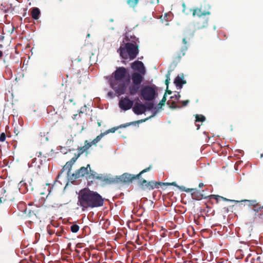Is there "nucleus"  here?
Listing matches in <instances>:
<instances>
[{
    "label": "nucleus",
    "mask_w": 263,
    "mask_h": 263,
    "mask_svg": "<svg viewBox=\"0 0 263 263\" xmlns=\"http://www.w3.org/2000/svg\"><path fill=\"white\" fill-rule=\"evenodd\" d=\"M151 169V166L143 170L139 174L137 175L136 176H134L133 175H132L129 174L125 173L121 176V179L124 182H130L132 181L133 180L136 179V178H139V177L143 173L146 172L148 171Z\"/></svg>",
    "instance_id": "8"
},
{
    "label": "nucleus",
    "mask_w": 263,
    "mask_h": 263,
    "mask_svg": "<svg viewBox=\"0 0 263 263\" xmlns=\"http://www.w3.org/2000/svg\"><path fill=\"white\" fill-rule=\"evenodd\" d=\"M210 13L209 12H206V13H202L201 11V10L200 9H194V11H193V16H196V15H197V16H201L202 15H205L206 14H209Z\"/></svg>",
    "instance_id": "16"
},
{
    "label": "nucleus",
    "mask_w": 263,
    "mask_h": 263,
    "mask_svg": "<svg viewBox=\"0 0 263 263\" xmlns=\"http://www.w3.org/2000/svg\"><path fill=\"white\" fill-rule=\"evenodd\" d=\"M171 185H176V184L175 182H173L172 183H171Z\"/></svg>",
    "instance_id": "38"
},
{
    "label": "nucleus",
    "mask_w": 263,
    "mask_h": 263,
    "mask_svg": "<svg viewBox=\"0 0 263 263\" xmlns=\"http://www.w3.org/2000/svg\"><path fill=\"white\" fill-rule=\"evenodd\" d=\"M92 146L91 142H88V141H85L84 143V146L85 149L87 151Z\"/></svg>",
    "instance_id": "24"
},
{
    "label": "nucleus",
    "mask_w": 263,
    "mask_h": 263,
    "mask_svg": "<svg viewBox=\"0 0 263 263\" xmlns=\"http://www.w3.org/2000/svg\"><path fill=\"white\" fill-rule=\"evenodd\" d=\"M78 154H80V156L83 153H84L85 152H86L87 150L85 149L84 146H82V147H79V148H78Z\"/></svg>",
    "instance_id": "27"
},
{
    "label": "nucleus",
    "mask_w": 263,
    "mask_h": 263,
    "mask_svg": "<svg viewBox=\"0 0 263 263\" xmlns=\"http://www.w3.org/2000/svg\"><path fill=\"white\" fill-rule=\"evenodd\" d=\"M190 190V189H188L187 190H185V192H187Z\"/></svg>",
    "instance_id": "40"
},
{
    "label": "nucleus",
    "mask_w": 263,
    "mask_h": 263,
    "mask_svg": "<svg viewBox=\"0 0 263 263\" xmlns=\"http://www.w3.org/2000/svg\"><path fill=\"white\" fill-rule=\"evenodd\" d=\"M182 103L183 106H185L189 103V101L188 100L184 101H182Z\"/></svg>",
    "instance_id": "31"
},
{
    "label": "nucleus",
    "mask_w": 263,
    "mask_h": 263,
    "mask_svg": "<svg viewBox=\"0 0 263 263\" xmlns=\"http://www.w3.org/2000/svg\"><path fill=\"white\" fill-rule=\"evenodd\" d=\"M126 69L124 67H119L114 72L115 79L110 81L111 87L119 96L124 94L126 87L124 84H121L119 81L122 80L125 76Z\"/></svg>",
    "instance_id": "2"
},
{
    "label": "nucleus",
    "mask_w": 263,
    "mask_h": 263,
    "mask_svg": "<svg viewBox=\"0 0 263 263\" xmlns=\"http://www.w3.org/2000/svg\"><path fill=\"white\" fill-rule=\"evenodd\" d=\"M142 75L138 72L133 73L131 78L133 84L140 85L143 80Z\"/></svg>",
    "instance_id": "10"
},
{
    "label": "nucleus",
    "mask_w": 263,
    "mask_h": 263,
    "mask_svg": "<svg viewBox=\"0 0 263 263\" xmlns=\"http://www.w3.org/2000/svg\"><path fill=\"white\" fill-rule=\"evenodd\" d=\"M104 199L96 192L84 189L80 191L78 196V204L85 211L88 208H97L103 205Z\"/></svg>",
    "instance_id": "1"
},
{
    "label": "nucleus",
    "mask_w": 263,
    "mask_h": 263,
    "mask_svg": "<svg viewBox=\"0 0 263 263\" xmlns=\"http://www.w3.org/2000/svg\"><path fill=\"white\" fill-rule=\"evenodd\" d=\"M109 130H107L104 133H101L100 135L98 136L95 139H94L91 142V143L92 144V145H97V144L101 140V139L102 138V137L109 133Z\"/></svg>",
    "instance_id": "13"
},
{
    "label": "nucleus",
    "mask_w": 263,
    "mask_h": 263,
    "mask_svg": "<svg viewBox=\"0 0 263 263\" xmlns=\"http://www.w3.org/2000/svg\"><path fill=\"white\" fill-rule=\"evenodd\" d=\"M108 130H109V133H110V132L113 133V132H115V131L116 130V129L112 128V129H109Z\"/></svg>",
    "instance_id": "32"
},
{
    "label": "nucleus",
    "mask_w": 263,
    "mask_h": 263,
    "mask_svg": "<svg viewBox=\"0 0 263 263\" xmlns=\"http://www.w3.org/2000/svg\"><path fill=\"white\" fill-rule=\"evenodd\" d=\"M243 201L249 202V205H253L254 208H256V207L258 206V204L257 202V201L255 200H245Z\"/></svg>",
    "instance_id": "18"
},
{
    "label": "nucleus",
    "mask_w": 263,
    "mask_h": 263,
    "mask_svg": "<svg viewBox=\"0 0 263 263\" xmlns=\"http://www.w3.org/2000/svg\"><path fill=\"white\" fill-rule=\"evenodd\" d=\"M262 209H263V205L262 206H259V205L256 208H255L253 210L255 212H258L260 211Z\"/></svg>",
    "instance_id": "29"
},
{
    "label": "nucleus",
    "mask_w": 263,
    "mask_h": 263,
    "mask_svg": "<svg viewBox=\"0 0 263 263\" xmlns=\"http://www.w3.org/2000/svg\"><path fill=\"white\" fill-rule=\"evenodd\" d=\"M205 120V117L202 115H197L196 116V121H203Z\"/></svg>",
    "instance_id": "21"
},
{
    "label": "nucleus",
    "mask_w": 263,
    "mask_h": 263,
    "mask_svg": "<svg viewBox=\"0 0 263 263\" xmlns=\"http://www.w3.org/2000/svg\"><path fill=\"white\" fill-rule=\"evenodd\" d=\"M85 175H87V178L90 179H97L101 180L103 181H108V179L105 176H103L102 174H98L95 172L92 171L90 168V165L88 164L87 166L82 167L78 171V172L76 173V177H80L84 176Z\"/></svg>",
    "instance_id": "4"
},
{
    "label": "nucleus",
    "mask_w": 263,
    "mask_h": 263,
    "mask_svg": "<svg viewBox=\"0 0 263 263\" xmlns=\"http://www.w3.org/2000/svg\"><path fill=\"white\" fill-rule=\"evenodd\" d=\"M40 14V10L37 8H34L31 11L32 17L35 20L39 18V15Z\"/></svg>",
    "instance_id": "15"
},
{
    "label": "nucleus",
    "mask_w": 263,
    "mask_h": 263,
    "mask_svg": "<svg viewBox=\"0 0 263 263\" xmlns=\"http://www.w3.org/2000/svg\"><path fill=\"white\" fill-rule=\"evenodd\" d=\"M109 130H107L104 133H101L100 135L98 136L95 139H94L91 142V143L92 144V145H97V144L101 140V139L102 138V137L109 133Z\"/></svg>",
    "instance_id": "12"
},
{
    "label": "nucleus",
    "mask_w": 263,
    "mask_h": 263,
    "mask_svg": "<svg viewBox=\"0 0 263 263\" xmlns=\"http://www.w3.org/2000/svg\"><path fill=\"white\" fill-rule=\"evenodd\" d=\"M221 198L224 201H231V202H238V201H236V200H229L226 198H224V197H221Z\"/></svg>",
    "instance_id": "30"
},
{
    "label": "nucleus",
    "mask_w": 263,
    "mask_h": 263,
    "mask_svg": "<svg viewBox=\"0 0 263 263\" xmlns=\"http://www.w3.org/2000/svg\"><path fill=\"white\" fill-rule=\"evenodd\" d=\"M139 89V85L133 84L129 87V93L131 95H135Z\"/></svg>",
    "instance_id": "14"
},
{
    "label": "nucleus",
    "mask_w": 263,
    "mask_h": 263,
    "mask_svg": "<svg viewBox=\"0 0 263 263\" xmlns=\"http://www.w3.org/2000/svg\"><path fill=\"white\" fill-rule=\"evenodd\" d=\"M119 107L124 110H127L132 108L133 105V101L128 98H122L119 103Z\"/></svg>",
    "instance_id": "7"
},
{
    "label": "nucleus",
    "mask_w": 263,
    "mask_h": 263,
    "mask_svg": "<svg viewBox=\"0 0 263 263\" xmlns=\"http://www.w3.org/2000/svg\"><path fill=\"white\" fill-rule=\"evenodd\" d=\"M119 51L120 56L124 59H134L138 54V46L130 43H127L125 45H121Z\"/></svg>",
    "instance_id": "3"
},
{
    "label": "nucleus",
    "mask_w": 263,
    "mask_h": 263,
    "mask_svg": "<svg viewBox=\"0 0 263 263\" xmlns=\"http://www.w3.org/2000/svg\"><path fill=\"white\" fill-rule=\"evenodd\" d=\"M108 96H110V97H112V92H108Z\"/></svg>",
    "instance_id": "35"
},
{
    "label": "nucleus",
    "mask_w": 263,
    "mask_h": 263,
    "mask_svg": "<svg viewBox=\"0 0 263 263\" xmlns=\"http://www.w3.org/2000/svg\"><path fill=\"white\" fill-rule=\"evenodd\" d=\"M165 99H164V98H163V99H162V100L160 103L161 105H163V103H164V102H165Z\"/></svg>",
    "instance_id": "33"
},
{
    "label": "nucleus",
    "mask_w": 263,
    "mask_h": 263,
    "mask_svg": "<svg viewBox=\"0 0 263 263\" xmlns=\"http://www.w3.org/2000/svg\"><path fill=\"white\" fill-rule=\"evenodd\" d=\"M138 0H128L127 1L128 4L130 6L134 7L138 4Z\"/></svg>",
    "instance_id": "20"
},
{
    "label": "nucleus",
    "mask_w": 263,
    "mask_h": 263,
    "mask_svg": "<svg viewBox=\"0 0 263 263\" xmlns=\"http://www.w3.org/2000/svg\"><path fill=\"white\" fill-rule=\"evenodd\" d=\"M156 88L153 86H144L140 90L141 98L145 101H152L157 96Z\"/></svg>",
    "instance_id": "5"
},
{
    "label": "nucleus",
    "mask_w": 263,
    "mask_h": 263,
    "mask_svg": "<svg viewBox=\"0 0 263 263\" xmlns=\"http://www.w3.org/2000/svg\"><path fill=\"white\" fill-rule=\"evenodd\" d=\"M3 56V52L0 51V58Z\"/></svg>",
    "instance_id": "36"
},
{
    "label": "nucleus",
    "mask_w": 263,
    "mask_h": 263,
    "mask_svg": "<svg viewBox=\"0 0 263 263\" xmlns=\"http://www.w3.org/2000/svg\"><path fill=\"white\" fill-rule=\"evenodd\" d=\"M203 185H204L203 183H200L199 184V187L201 188V187H202L203 186Z\"/></svg>",
    "instance_id": "34"
},
{
    "label": "nucleus",
    "mask_w": 263,
    "mask_h": 263,
    "mask_svg": "<svg viewBox=\"0 0 263 263\" xmlns=\"http://www.w3.org/2000/svg\"><path fill=\"white\" fill-rule=\"evenodd\" d=\"M132 68L133 69L138 71L140 73L143 75L145 73V69L144 65L141 61H135L132 65Z\"/></svg>",
    "instance_id": "9"
},
{
    "label": "nucleus",
    "mask_w": 263,
    "mask_h": 263,
    "mask_svg": "<svg viewBox=\"0 0 263 263\" xmlns=\"http://www.w3.org/2000/svg\"><path fill=\"white\" fill-rule=\"evenodd\" d=\"M6 139V135L4 133H3L0 135V141L4 142Z\"/></svg>",
    "instance_id": "28"
},
{
    "label": "nucleus",
    "mask_w": 263,
    "mask_h": 263,
    "mask_svg": "<svg viewBox=\"0 0 263 263\" xmlns=\"http://www.w3.org/2000/svg\"><path fill=\"white\" fill-rule=\"evenodd\" d=\"M174 83L177 86H181L182 84L184 83L183 81V77L177 76L175 80Z\"/></svg>",
    "instance_id": "17"
},
{
    "label": "nucleus",
    "mask_w": 263,
    "mask_h": 263,
    "mask_svg": "<svg viewBox=\"0 0 263 263\" xmlns=\"http://www.w3.org/2000/svg\"><path fill=\"white\" fill-rule=\"evenodd\" d=\"M200 21L203 22V25L202 26H198V28L199 29H200V28H202L203 27H205L206 25H207V24H208V22H207V20L205 18H201L200 20Z\"/></svg>",
    "instance_id": "22"
},
{
    "label": "nucleus",
    "mask_w": 263,
    "mask_h": 263,
    "mask_svg": "<svg viewBox=\"0 0 263 263\" xmlns=\"http://www.w3.org/2000/svg\"><path fill=\"white\" fill-rule=\"evenodd\" d=\"M72 164L69 161L67 162L64 166L65 170H68L69 171L72 167Z\"/></svg>",
    "instance_id": "23"
},
{
    "label": "nucleus",
    "mask_w": 263,
    "mask_h": 263,
    "mask_svg": "<svg viewBox=\"0 0 263 263\" xmlns=\"http://www.w3.org/2000/svg\"><path fill=\"white\" fill-rule=\"evenodd\" d=\"M168 79H166V81H165V83H166V85H167V84H168Z\"/></svg>",
    "instance_id": "37"
},
{
    "label": "nucleus",
    "mask_w": 263,
    "mask_h": 263,
    "mask_svg": "<svg viewBox=\"0 0 263 263\" xmlns=\"http://www.w3.org/2000/svg\"><path fill=\"white\" fill-rule=\"evenodd\" d=\"M153 107V104L152 103H146L143 104L141 103L136 102L133 108V110L136 115H141L145 112L146 108L150 110Z\"/></svg>",
    "instance_id": "6"
},
{
    "label": "nucleus",
    "mask_w": 263,
    "mask_h": 263,
    "mask_svg": "<svg viewBox=\"0 0 263 263\" xmlns=\"http://www.w3.org/2000/svg\"><path fill=\"white\" fill-rule=\"evenodd\" d=\"M78 154H80V156L83 153H84L85 152H86L87 150L85 149L84 146H82V147H79V148H78Z\"/></svg>",
    "instance_id": "26"
},
{
    "label": "nucleus",
    "mask_w": 263,
    "mask_h": 263,
    "mask_svg": "<svg viewBox=\"0 0 263 263\" xmlns=\"http://www.w3.org/2000/svg\"><path fill=\"white\" fill-rule=\"evenodd\" d=\"M141 185H145L147 187H149L150 189H153L155 187H156L157 185L159 183L157 182H154V181H150L149 182H147V181L143 179L142 181L140 182Z\"/></svg>",
    "instance_id": "11"
},
{
    "label": "nucleus",
    "mask_w": 263,
    "mask_h": 263,
    "mask_svg": "<svg viewBox=\"0 0 263 263\" xmlns=\"http://www.w3.org/2000/svg\"><path fill=\"white\" fill-rule=\"evenodd\" d=\"M79 157H80V154H77V155L76 154L74 157H73L69 161V162H71V163L73 165Z\"/></svg>",
    "instance_id": "25"
},
{
    "label": "nucleus",
    "mask_w": 263,
    "mask_h": 263,
    "mask_svg": "<svg viewBox=\"0 0 263 263\" xmlns=\"http://www.w3.org/2000/svg\"><path fill=\"white\" fill-rule=\"evenodd\" d=\"M90 36V34H87V36L89 37Z\"/></svg>",
    "instance_id": "41"
},
{
    "label": "nucleus",
    "mask_w": 263,
    "mask_h": 263,
    "mask_svg": "<svg viewBox=\"0 0 263 263\" xmlns=\"http://www.w3.org/2000/svg\"><path fill=\"white\" fill-rule=\"evenodd\" d=\"M80 227L77 224H73L70 227V230L72 233H77L79 231Z\"/></svg>",
    "instance_id": "19"
},
{
    "label": "nucleus",
    "mask_w": 263,
    "mask_h": 263,
    "mask_svg": "<svg viewBox=\"0 0 263 263\" xmlns=\"http://www.w3.org/2000/svg\"><path fill=\"white\" fill-rule=\"evenodd\" d=\"M183 42L185 44H186V41H185V39H184L183 40Z\"/></svg>",
    "instance_id": "39"
}]
</instances>
